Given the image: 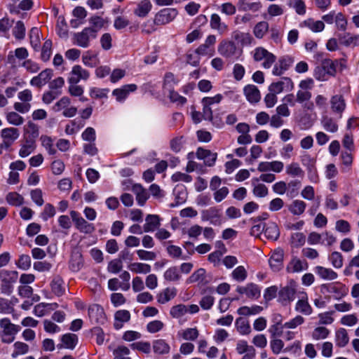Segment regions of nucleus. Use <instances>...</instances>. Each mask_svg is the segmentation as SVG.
<instances>
[{
  "mask_svg": "<svg viewBox=\"0 0 359 359\" xmlns=\"http://www.w3.org/2000/svg\"><path fill=\"white\" fill-rule=\"evenodd\" d=\"M0 338L4 344H11L14 341L15 335L19 332L21 327L18 325L11 323L8 318L0 320Z\"/></svg>",
  "mask_w": 359,
  "mask_h": 359,
  "instance_id": "f257e3e1",
  "label": "nucleus"
},
{
  "mask_svg": "<svg viewBox=\"0 0 359 359\" xmlns=\"http://www.w3.org/2000/svg\"><path fill=\"white\" fill-rule=\"evenodd\" d=\"M18 272L15 271L1 270L0 280L1 292L6 295H11L13 291V284L17 282Z\"/></svg>",
  "mask_w": 359,
  "mask_h": 359,
  "instance_id": "f03ea898",
  "label": "nucleus"
},
{
  "mask_svg": "<svg viewBox=\"0 0 359 359\" xmlns=\"http://www.w3.org/2000/svg\"><path fill=\"white\" fill-rule=\"evenodd\" d=\"M97 37V29L91 27H86L81 32L74 33L73 35L74 44L81 47L88 48L90 46L91 39Z\"/></svg>",
  "mask_w": 359,
  "mask_h": 359,
  "instance_id": "7ed1b4c3",
  "label": "nucleus"
},
{
  "mask_svg": "<svg viewBox=\"0 0 359 359\" xmlns=\"http://www.w3.org/2000/svg\"><path fill=\"white\" fill-rule=\"evenodd\" d=\"M297 292V283L290 280L288 284L280 288L278 291V302L283 305H287L294 301Z\"/></svg>",
  "mask_w": 359,
  "mask_h": 359,
  "instance_id": "20e7f679",
  "label": "nucleus"
},
{
  "mask_svg": "<svg viewBox=\"0 0 359 359\" xmlns=\"http://www.w3.org/2000/svg\"><path fill=\"white\" fill-rule=\"evenodd\" d=\"M253 58L256 62L264 60L262 63V67L264 69H269L276 60V57L273 53L262 47L255 49Z\"/></svg>",
  "mask_w": 359,
  "mask_h": 359,
  "instance_id": "39448f33",
  "label": "nucleus"
},
{
  "mask_svg": "<svg viewBox=\"0 0 359 359\" xmlns=\"http://www.w3.org/2000/svg\"><path fill=\"white\" fill-rule=\"evenodd\" d=\"M70 216L74 223L75 227L81 233L90 234L94 232L95 226L93 224L88 222L80 214L75 211L70 212Z\"/></svg>",
  "mask_w": 359,
  "mask_h": 359,
  "instance_id": "423d86ee",
  "label": "nucleus"
},
{
  "mask_svg": "<svg viewBox=\"0 0 359 359\" xmlns=\"http://www.w3.org/2000/svg\"><path fill=\"white\" fill-rule=\"evenodd\" d=\"M19 130L16 128H6L1 131V137L3 139L1 148L6 150L13 144V142L19 137Z\"/></svg>",
  "mask_w": 359,
  "mask_h": 359,
  "instance_id": "0eeeda50",
  "label": "nucleus"
},
{
  "mask_svg": "<svg viewBox=\"0 0 359 359\" xmlns=\"http://www.w3.org/2000/svg\"><path fill=\"white\" fill-rule=\"evenodd\" d=\"M177 9L167 8L161 10L156 13L154 18V23L157 25H165L172 21L177 15Z\"/></svg>",
  "mask_w": 359,
  "mask_h": 359,
  "instance_id": "6e6552de",
  "label": "nucleus"
},
{
  "mask_svg": "<svg viewBox=\"0 0 359 359\" xmlns=\"http://www.w3.org/2000/svg\"><path fill=\"white\" fill-rule=\"evenodd\" d=\"M88 316L92 323L103 325L107 318L103 308L98 304H92L88 307Z\"/></svg>",
  "mask_w": 359,
  "mask_h": 359,
  "instance_id": "1a4fd4ad",
  "label": "nucleus"
},
{
  "mask_svg": "<svg viewBox=\"0 0 359 359\" xmlns=\"http://www.w3.org/2000/svg\"><path fill=\"white\" fill-rule=\"evenodd\" d=\"M216 43V37L215 35H209L205 41V43L203 44H201L196 49V53L198 55H208V56H213L215 50V44Z\"/></svg>",
  "mask_w": 359,
  "mask_h": 359,
  "instance_id": "9d476101",
  "label": "nucleus"
},
{
  "mask_svg": "<svg viewBox=\"0 0 359 359\" xmlns=\"http://www.w3.org/2000/svg\"><path fill=\"white\" fill-rule=\"evenodd\" d=\"M90 76V73L86 69H83L80 65H74L69 76L68 77V82L70 84H76L81 80L86 81Z\"/></svg>",
  "mask_w": 359,
  "mask_h": 359,
  "instance_id": "9b49d317",
  "label": "nucleus"
},
{
  "mask_svg": "<svg viewBox=\"0 0 359 359\" xmlns=\"http://www.w3.org/2000/svg\"><path fill=\"white\" fill-rule=\"evenodd\" d=\"M293 82L290 78L283 77L280 81L272 83L269 86V91L277 95L283 90H291L293 88Z\"/></svg>",
  "mask_w": 359,
  "mask_h": 359,
  "instance_id": "f8f14e48",
  "label": "nucleus"
},
{
  "mask_svg": "<svg viewBox=\"0 0 359 359\" xmlns=\"http://www.w3.org/2000/svg\"><path fill=\"white\" fill-rule=\"evenodd\" d=\"M201 219L203 221H209L210 224L215 226L222 224L221 215L219 210L216 208H210L201 212Z\"/></svg>",
  "mask_w": 359,
  "mask_h": 359,
  "instance_id": "ddd939ff",
  "label": "nucleus"
},
{
  "mask_svg": "<svg viewBox=\"0 0 359 359\" xmlns=\"http://www.w3.org/2000/svg\"><path fill=\"white\" fill-rule=\"evenodd\" d=\"M219 53L225 57H232L236 55L238 48L234 42L222 41L218 46Z\"/></svg>",
  "mask_w": 359,
  "mask_h": 359,
  "instance_id": "4468645a",
  "label": "nucleus"
},
{
  "mask_svg": "<svg viewBox=\"0 0 359 359\" xmlns=\"http://www.w3.org/2000/svg\"><path fill=\"white\" fill-rule=\"evenodd\" d=\"M137 87L135 84H126L121 88H116L112 91V95L116 97V101L123 102L124 101L128 95L135 92Z\"/></svg>",
  "mask_w": 359,
  "mask_h": 359,
  "instance_id": "2eb2a0df",
  "label": "nucleus"
},
{
  "mask_svg": "<svg viewBox=\"0 0 359 359\" xmlns=\"http://www.w3.org/2000/svg\"><path fill=\"white\" fill-rule=\"evenodd\" d=\"M236 291L239 294H245L250 299H257L261 294V291L259 286L255 283H248L246 286H238Z\"/></svg>",
  "mask_w": 359,
  "mask_h": 359,
  "instance_id": "dca6fc26",
  "label": "nucleus"
},
{
  "mask_svg": "<svg viewBox=\"0 0 359 359\" xmlns=\"http://www.w3.org/2000/svg\"><path fill=\"white\" fill-rule=\"evenodd\" d=\"M53 72L50 69H46L38 76L33 77L30 81V84L33 86L41 88L46 84L52 78Z\"/></svg>",
  "mask_w": 359,
  "mask_h": 359,
  "instance_id": "f3484780",
  "label": "nucleus"
},
{
  "mask_svg": "<svg viewBox=\"0 0 359 359\" xmlns=\"http://www.w3.org/2000/svg\"><path fill=\"white\" fill-rule=\"evenodd\" d=\"M196 155L198 159L204 160L205 164L209 167L215 164L217 157V153H213L210 150L202 147L198 148Z\"/></svg>",
  "mask_w": 359,
  "mask_h": 359,
  "instance_id": "a211bd4d",
  "label": "nucleus"
},
{
  "mask_svg": "<svg viewBox=\"0 0 359 359\" xmlns=\"http://www.w3.org/2000/svg\"><path fill=\"white\" fill-rule=\"evenodd\" d=\"M292 62L293 61L292 58L288 56H284L280 57L278 60V62L275 64L272 71V74L274 76L282 75L292 65Z\"/></svg>",
  "mask_w": 359,
  "mask_h": 359,
  "instance_id": "6ab92c4d",
  "label": "nucleus"
},
{
  "mask_svg": "<svg viewBox=\"0 0 359 359\" xmlns=\"http://www.w3.org/2000/svg\"><path fill=\"white\" fill-rule=\"evenodd\" d=\"M283 250L281 249H276L271 256L269 262L271 268L274 271H279L283 268Z\"/></svg>",
  "mask_w": 359,
  "mask_h": 359,
  "instance_id": "aec40b11",
  "label": "nucleus"
},
{
  "mask_svg": "<svg viewBox=\"0 0 359 359\" xmlns=\"http://www.w3.org/2000/svg\"><path fill=\"white\" fill-rule=\"evenodd\" d=\"M78 343V337L75 334H65L61 337V344H58L57 347L58 349L63 348L68 349H74Z\"/></svg>",
  "mask_w": 359,
  "mask_h": 359,
  "instance_id": "412c9836",
  "label": "nucleus"
},
{
  "mask_svg": "<svg viewBox=\"0 0 359 359\" xmlns=\"http://www.w3.org/2000/svg\"><path fill=\"white\" fill-rule=\"evenodd\" d=\"M301 299L297 301L295 310L298 312L302 313L304 315L309 316L312 313V308L308 302V297L306 292H302L301 293Z\"/></svg>",
  "mask_w": 359,
  "mask_h": 359,
  "instance_id": "4be33fe9",
  "label": "nucleus"
},
{
  "mask_svg": "<svg viewBox=\"0 0 359 359\" xmlns=\"http://www.w3.org/2000/svg\"><path fill=\"white\" fill-rule=\"evenodd\" d=\"M331 109L335 114H339L340 117L346 108V102L341 95H335L330 100Z\"/></svg>",
  "mask_w": 359,
  "mask_h": 359,
  "instance_id": "5701e85b",
  "label": "nucleus"
},
{
  "mask_svg": "<svg viewBox=\"0 0 359 359\" xmlns=\"http://www.w3.org/2000/svg\"><path fill=\"white\" fill-rule=\"evenodd\" d=\"M243 93L247 100L250 103H257L261 99L260 92L257 87L254 85L245 86Z\"/></svg>",
  "mask_w": 359,
  "mask_h": 359,
  "instance_id": "b1692460",
  "label": "nucleus"
},
{
  "mask_svg": "<svg viewBox=\"0 0 359 359\" xmlns=\"http://www.w3.org/2000/svg\"><path fill=\"white\" fill-rule=\"evenodd\" d=\"M161 219L157 215H147L144 224V232H153L161 226Z\"/></svg>",
  "mask_w": 359,
  "mask_h": 359,
  "instance_id": "393cba45",
  "label": "nucleus"
},
{
  "mask_svg": "<svg viewBox=\"0 0 359 359\" xmlns=\"http://www.w3.org/2000/svg\"><path fill=\"white\" fill-rule=\"evenodd\" d=\"M130 320V313L127 310H118L114 314V327L120 330L123 327V323Z\"/></svg>",
  "mask_w": 359,
  "mask_h": 359,
  "instance_id": "a878e982",
  "label": "nucleus"
},
{
  "mask_svg": "<svg viewBox=\"0 0 359 359\" xmlns=\"http://www.w3.org/2000/svg\"><path fill=\"white\" fill-rule=\"evenodd\" d=\"M132 191L136 196L138 205L143 206L149 198L147 190L140 184H135L133 186Z\"/></svg>",
  "mask_w": 359,
  "mask_h": 359,
  "instance_id": "bb28decb",
  "label": "nucleus"
},
{
  "mask_svg": "<svg viewBox=\"0 0 359 359\" xmlns=\"http://www.w3.org/2000/svg\"><path fill=\"white\" fill-rule=\"evenodd\" d=\"M52 292L57 297L62 296L65 292V283L60 276L53 278L50 283Z\"/></svg>",
  "mask_w": 359,
  "mask_h": 359,
  "instance_id": "cd10ccee",
  "label": "nucleus"
},
{
  "mask_svg": "<svg viewBox=\"0 0 359 359\" xmlns=\"http://www.w3.org/2000/svg\"><path fill=\"white\" fill-rule=\"evenodd\" d=\"M177 295V289L175 287H167L156 296L157 302L159 304H164Z\"/></svg>",
  "mask_w": 359,
  "mask_h": 359,
  "instance_id": "c85d7f7f",
  "label": "nucleus"
},
{
  "mask_svg": "<svg viewBox=\"0 0 359 359\" xmlns=\"http://www.w3.org/2000/svg\"><path fill=\"white\" fill-rule=\"evenodd\" d=\"M264 235L268 239L276 241L280 235L279 229L277 224L272 222L266 224Z\"/></svg>",
  "mask_w": 359,
  "mask_h": 359,
  "instance_id": "c756f323",
  "label": "nucleus"
},
{
  "mask_svg": "<svg viewBox=\"0 0 359 359\" xmlns=\"http://www.w3.org/2000/svg\"><path fill=\"white\" fill-rule=\"evenodd\" d=\"M320 123L324 130L328 133H335L338 131V123L332 117L324 116L322 117Z\"/></svg>",
  "mask_w": 359,
  "mask_h": 359,
  "instance_id": "7c9ffc66",
  "label": "nucleus"
},
{
  "mask_svg": "<svg viewBox=\"0 0 359 359\" xmlns=\"http://www.w3.org/2000/svg\"><path fill=\"white\" fill-rule=\"evenodd\" d=\"M152 348L154 352L158 355L168 354L170 350L169 344L161 339L153 341Z\"/></svg>",
  "mask_w": 359,
  "mask_h": 359,
  "instance_id": "2f4dec72",
  "label": "nucleus"
},
{
  "mask_svg": "<svg viewBox=\"0 0 359 359\" xmlns=\"http://www.w3.org/2000/svg\"><path fill=\"white\" fill-rule=\"evenodd\" d=\"M315 272L323 279L332 280L337 278V273L331 269L318 266L315 268Z\"/></svg>",
  "mask_w": 359,
  "mask_h": 359,
  "instance_id": "473e14b6",
  "label": "nucleus"
},
{
  "mask_svg": "<svg viewBox=\"0 0 359 359\" xmlns=\"http://www.w3.org/2000/svg\"><path fill=\"white\" fill-rule=\"evenodd\" d=\"M152 7L149 0H142L137 6L134 11V13L140 18L147 15Z\"/></svg>",
  "mask_w": 359,
  "mask_h": 359,
  "instance_id": "72a5a7b5",
  "label": "nucleus"
},
{
  "mask_svg": "<svg viewBox=\"0 0 359 359\" xmlns=\"http://www.w3.org/2000/svg\"><path fill=\"white\" fill-rule=\"evenodd\" d=\"M173 194L175 195V203H171L170 207H175L184 203L187 201V192L184 187L175 188L173 191Z\"/></svg>",
  "mask_w": 359,
  "mask_h": 359,
  "instance_id": "f704fd0d",
  "label": "nucleus"
},
{
  "mask_svg": "<svg viewBox=\"0 0 359 359\" xmlns=\"http://www.w3.org/2000/svg\"><path fill=\"white\" fill-rule=\"evenodd\" d=\"M306 207V204L304 201L301 200H294L290 205L288 210L294 215H302Z\"/></svg>",
  "mask_w": 359,
  "mask_h": 359,
  "instance_id": "c9c22d12",
  "label": "nucleus"
},
{
  "mask_svg": "<svg viewBox=\"0 0 359 359\" xmlns=\"http://www.w3.org/2000/svg\"><path fill=\"white\" fill-rule=\"evenodd\" d=\"M130 349L123 345H119L113 350L114 359H131Z\"/></svg>",
  "mask_w": 359,
  "mask_h": 359,
  "instance_id": "e433bc0d",
  "label": "nucleus"
},
{
  "mask_svg": "<svg viewBox=\"0 0 359 359\" xmlns=\"http://www.w3.org/2000/svg\"><path fill=\"white\" fill-rule=\"evenodd\" d=\"M341 43L346 46H359V35L356 34L351 36L349 33L345 34L344 36L339 37Z\"/></svg>",
  "mask_w": 359,
  "mask_h": 359,
  "instance_id": "4c0bfd02",
  "label": "nucleus"
},
{
  "mask_svg": "<svg viewBox=\"0 0 359 359\" xmlns=\"http://www.w3.org/2000/svg\"><path fill=\"white\" fill-rule=\"evenodd\" d=\"M35 141L33 140H27L26 143L22 146L19 151V155L22 158L28 156L35 149Z\"/></svg>",
  "mask_w": 359,
  "mask_h": 359,
  "instance_id": "58836bf2",
  "label": "nucleus"
},
{
  "mask_svg": "<svg viewBox=\"0 0 359 359\" xmlns=\"http://www.w3.org/2000/svg\"><path fill=\"white\" fill-rule=\"evenodd\" d=\"M14 351L11 354L12 358H15L20 355H25L29 351V346L21 341H16L13 344Z\"/></svg>",
  "mask_w": 359,
  "mask_h": 359,
  "instance_id": "ea45409f",
  "label": "nucleus"
},
{
  "mask_svg": "<svg viewBox=\"0 0 359 359\" xmlns=\"http://www.w3.org/2000/svg\"><path fill=\"white\" fill-rule=\"evenodd\" d=\"M236 351L238 354H246L255 355V349L252 346H248V342L244 340H240L236 344Z\"/></svg>",
  "mask_w": 359,
  "mask_h": 359,
  "instance_id": "a19ab883",
  "label": "nucleus"
},
{
  "mask_svg": "<svg viewBox=\"0 0 359 359\" xmlns=\"http://www.w3.org/2000/svg\"><path fill=\"white\" fill-rule=\"evenodd\" d=\"M236 326L238 332L243 335L248 334L251 332L250 325L248 321L242 318H238L236 319Z\"/></svg>",
  "mask_w": 359,
  "mask_h": 359,
  "instance_id": "79ce46f5",
  "label": "nucleus"
},
{
  "mask_svg": "<svg viewBox=\"0 0 359 359\" xmlns=\"http://www.w3.org/2000/svg\"><path fill=\"white\" fill-rule=\"evenodd\" d=\"M348 336L344 328H340L336 332V343L339 347H344L348 343Z\"/></svg>",
  "mask_w": 359,
  "mask_h": 359,
  "instance_id": "37998d69",
  "label": "nucleus"
},
{
  "mask_svg": "<svg viewBox=\"0 0 359 359\" xmlns=\"http://www.w3.org/2000/svg\"><path fill=\"white\" fill-rule=\"evenodd\" d=\"M128 269L136 273H148L151 271L150 265L144 263H132Z\"/></svg>",
  "mask_w": 359,
  "mask_h": 359,
  "instance_id": "c03bdc74",
  "label": "nucleus"
},
{
  "mask_svg": "<svg viewBox=\"0 0 359 359\" xmlns=\"http://www.w3.org/2000/svg\"><path fill=\"white\" fill-rule=\"evenodd\" d=\"M337 63V60L333 61L330 59H325L322 62V68L326 74L334 76L336 73Z\"/></svg>",
  "mask_w": 359,
  "mask_h": 359,
  "instance_id": "a18cd8bd",
  "label": "nucleus"
},
{
  "mask_svg": "<svg viewBox=\"0 0 359 359\" xmlns=\"http://www.w3.org/2000/svg\"><path fill=\"white\" fill-rule=\"evenodd\" d=\"M82 61L86 66L90 67H94L97 64L96 55L93 54L90 50H88L83 53Z\"/></svg>",
  "mask_w": 359,
  "mask_h": 359,
  "instance_id": "49530a36",
  "label": "nucleus"
},
{
  "mask_svg": "<svg viewBox=\"0 0 359 359\" xmlns=\"http://www.w3.org/2000/svg\"><path fill=\"white\" fill-rule=\"evenodd\" d=\"M188 313L187 306L180 304L171 307L170 314L174 318H179Z\"/></svg>",
  "mask_w": 359,
  "mask_h": 359,
  "instance_id": "de8ad7c7",
  "label": "nucleus"
},
{
  "mask_svg": "<svg viewBox=\"0 0 359 359\" xmlns=\"http://www.w3.org/2000/svg\"><path fill=\"white\" fill-rule=\"evenodd\" d=\"M238 6L239 11H257L259 8V4L253 2L250 3L248 0H239L238 3Z\"/></svg>",
  "mask_w": 359,
  "mask_h": 359,
  "instance_id": "09e8293b",
  "label": "nucleus"
},
{
  "mask_svg": "<svg viewBox=\"0 0 359 359\" xmlns=\"http://www.w3.org/2000/svg\"><path fill=\"white\" fill-rule=\"evenodd\" d=\"M6 201L11 205L19 206L24 203V198L17 192H11L6 196Z\"/></svg>",
  "mask_w": 359,
  "mask_h": 359,
  "instance_id": "8fccbe9b",
  "label": "nucleus"
},
{
  "mask_svg": "<svg viewBox=\"0 0 359 359\" xmlns=\"http://www.w3.org/2000/svg\"><path fill=\"white\" fill-rule=\"evenodd\" d=\"M25 130L29 135V140H33L34 141L39 134L38 126L31 121H29L25 126Z\"/></svg>",
  "mask_w": 359,
  "mask_h": 359,
  "instance_id": "3c124183",
  "label": "nucleus"
},
{
  "mask_svg": "<svg viewBox=\"0 0 359 359\" xmlns=\"http://www.w3.org/2000/svg\"><path fill=\"white\" fill-rule=\"evenodd\" d=\"M164 278L168 281H177L180 278L178 269L176 266H172L164 273Z\"/></svg>",
  "mask_w": 359,
  "mask_h": 359,
  "instance_id": "603ef678",
  "label": "nucleus"
},
{
  "mask_svg": "<svg viewBox=\"0 0 359 359\" xmlns=\"http://www.w3.org/2000/svg\"><path fill=\"white\" fill-rule=\"evenodd\" d=\"M205 270L203 268L198 269L194 271L188 278L187 281L189 283L202 282L205 279Z\"/></svg>",
  "mask_w": 359,
  "mask_h": 359,
  "instance_id": "864d4df0",
  "label": "nucleus"
},
{
  "mask_svg": "<svg viewBox=\"0 0 359 359\" xmlns=\"http://www.w3.org/2000/svg\"><path fill=\"white\" fill-rule=\"evenodd\" d=\"M52 41L50 39L46 40L43 45L41 57L44 62L48 61L51 55Z\"/></svg>",
  "mask_w": 359,
  "mask_h": 359,
  "instance_id": "5fc2aeb1",
  "label": "nucleus"
},
{
  "mask_svg": "<svg viewBox=\"0 0 359 359\" xmlns=\"http://www.w3.org/2000/svg\"><path fill=\"white\" fill-rule=\"evenodd\" d=\"M41 140L43 147H45L46 151L50 155H54L56 154L57 150L53 147V140L48 136H41Z\"/></svg>",
  "mask_w": 359,
  "mask_h": 359,
  "instance_id": "6e6d98bb",
  "label": "nucleus"
},
{
  "mask_svg": "<svg viewBox=\"0 0 359 359\" xmlns=\"http://www.w3.org/2000/svg\"><path fill=\"white\" fill-rule=\"evenodd\" d=\"M82 264V257L79 254H76L72 256L69 268L73 271H79L81 268Z\"/></svg>",
  "mask_w": 359,
  "mask_h": 359,
  "instance_id": "4d7b16f0",
  "label": "nucleus"
},
{
  "mask_svg": "<svg viewBox=\"0 0 359 359\" xmlns=\"http://www.w3.org/2000/svg\"><path fill=\"white\" fill-rule=\"evenodd\" d=\"M286 173L291 176H301L303 175L304 171L299 167L297 163H292L287 165Z\"/></svg>",
  "mask_w": 359,
  "mask_h": 359,
  "instance_id": "13d9d810",
  "label": "nucleus"
},
{
  "mask_svg": "<svg viewBox=\"0 0 359 359\" xmlns=\"http://www.w3.org/2000/svg\"><path fill=\"white\" fill-rule=\"evenodd\" d=\"M269 29V24L266 22L257 23L254 29V34L257 38L261 39L264 36Z\"/></svg>",
  "mask_w": 359,
  "mask_h": 359,
  "instance_id": "bf43d9fd",
  "label": "nucleus"
},
{
  "mask_svg": "<svg viewBox=\"0 0 359 359\" xmlns=\"http://www.w3.org/2000/svg\"><path fill=\"white\" fill-rule=\"evenodd\" d=\"M232 277L238 282L244 281L247 278V271L243 266H239L233 271Z\"/></svg>",
  "mask_w": 359,
  "mask_h": 359,
  "instance_id": "052dcab7",
  "label": "nucleus"
},
{
  "mask_svg": "<svg viewBox=\"0 0 359 359\" xmlns=\"http://www.w3.org/2000/svg\"><path fill=\"white\" fill-rule=\"evenodd\" d=\"M304 24L313 32H321L325 28V25L322 21H313L312 20H308L304 21Z\"/></svg>",
  "mask_w": 359,
  "mask_h": 359,
  "instance_id": "680f3d73",
  "label": "nucleus"
},
{
  "mask_svg": "<svg viewBox=\"0 0 359 359\" xmlns=\"http://www.w3.org/2000/svg\"><path fill=\"white\" fill-rule=\"evenodd\" d=\"M8 122L14 126H20L24 122V118L15 111L9 112L6 115Z\"/></svg>",
  "mask_w": 359,
  "mask_h": 359,
  "instance_id": "e2e57ef3",
  "label": "nucleus"
},
{
  "mask_svg": "<svg viewBox=\"0 0 359 359\" xmlns=\"http://www.w3.org/2000/svg\"><path fill=\"white\" fill-rule=\"evenodd\" d=\"M14 36L18 39H22L25 36V27L22 21H18L13 29Z\"/></svg>",
  "mask_w": 359,
  "mask_h": 359,
  "instance_id": "0e129e2a",
  "label": "nucleus"
},
{
  "mask_svg": "<svg viewBox=\"0 0 359 359\" xmlns=\"http://www.w3.org/2000/svg\"><path fill=\"white\" fill-rule=\"evenodd\" d=\"M183 138V136H180L170 140V147L172 151L178 153L182 150L184 144Z\"/></svg>",
  "mask_w": 359,
  "mask_h": 359,
  "instance_id": "69168bd1",
  "label": "nucleus"
},
{
  "mask_svg": "<svg viewBox=\"0 0 359 359\" xmlns=\"http://www.w3.org/2000/svg\"><path fill=\"white\" fill-rule=\"evenodd\" d=\"M39 29L36 27L32 28L30 31V43L34 50H38L39 48L40 41L39 39Z\"/></svg>",
  "mask_w": 359,
  "mask_h": 359,
  "instance_id": "338daca9",
  "label": "nucleus"
},
{
  "mask_svg": "<svg viewBox=\"0 0 359 359\" xmlns=\"http://www.w3.org/2000/svg\"><path fill=\"white\" fill-rule=\"evenodd\" d=\"M18 268L27 270L31 266V258L28 255H21L17 262Z\"/></svg>",
  "mask_w": 359,
  "mask_h": 359,
  "instance_id": "774afa93",
  "label": "nucleus"
}]
</instances>
